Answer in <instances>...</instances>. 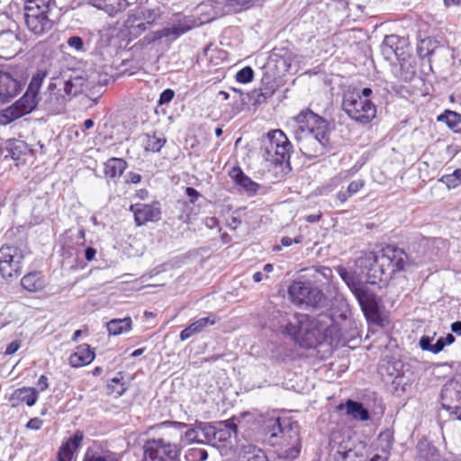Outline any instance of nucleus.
<instances>
[{
  "label": "nucleus",
  "mask_w": 461,
  "mask_h": 461,
  "mask_svg": "<svg viewBox=\"0 0 461 461\" xmlns=\"http://www.w3.org/2000/svg\"><path fill=\"white\" fill-rule=\"evenodd\" d=\"M230 176L236 184L243 187L246 191L249 193L257 192L258 185L247 176L240 167H233Z\"/></svg>",
  "instance_id": "31"
},
{
  "label": "nucleus",
  "mask_w": 461,
  "mask_h": 461,
  "mask_svg": "<svg viewBox=\"0 0 461 461\" xmlns=\"http://www.w3.org/2000/svg\"><path fill=\"white\" fill-rule=\"evenodd\" d=\"M257 0H212V6L217 13H237L249 8Z\"/></svg>",
  "instance_id": "20"
},
{
  "label": "nucleus",
  "mask_w": 461,
  "mask_h": 461,
  "mask_svg": "<svg viewBox=\"0 0 461 461\" xmlns=\"http://www.w3.org/2000/svg\"><path fill=\"white\" fill-rule=\"evenodd\" d=\"M20 348V342L17 340L12 341L5 349L6 355H13Z\"/></svg>",
  "instance_id": "55"
},
{
  "label": "nucleus",
  "mask_w": 461,
  "mask_h": 461,
  "mask_svg": "<svg viewBox=\"0 0 461 461\" xmlns=\"http://www.w3.org/2000/svg\"><path fill=\"white\" fill-rule=\"evenodd\" d=\"M440 402L442 408L461 420V381H447L441 389Z\"/></svg>",
  "instance_id": "13"
},
{
  "label": "nucleus",
  "mask_w": 461,
  "mask_h": 461,
  "mask_svg": "<svg viewBox=\"0 0 461 461\" xmlns=\"http://www.w3.org/2000/svg\"><path fill=\"white\" fill-rule=\"evenodd\" d=\"M134 14H137V17L145 22L149 27L152 26L160 18L159 9H140Z\"/></svg>",
  "instance_id": "38"
},
{
  "label": "nucleus",
  "mask_w": 461,
  "mask_h": 461,
  "mask_svg": "<svg viewBox=\"0 0 461 461\" xmlns=\"http://www.w3.org/2000/svg\"><path fill=\"white\" fill-rule=\"evenodd\" d=\"M357 276L365 275L369 284L375 285L379 282H386L392 278L393 274L388 273L387 269L381 265V255H375L374 252L365 253L355 261Z\"/></svg>",
  "instance_id": "8"
},
{
  "label": "nucleus",
  "mask_w": 461,
  "mask_h": 461,
  "mask_svg": "<svg viewBox=\"0 0 461 461\" xmlns=\"http://www.w3.org/2000/svg\"><path fill=\"white\" fill-rule=\"evenodd\" d=\"M85 82V78L77 75L76 71L66 69L51 77L49 90L63 91L68 99H70L83 91Z\"/></svg>",
  "instance_id": "11"
},
{
  "label": "nucleus",
  "mask_w": 461,
  "mask_h": 461,
  "mask_svg": "<svg viewBox=\"0 0 461 461\" xmlns=\"http://www.w3.org/2000/svg\"><path fill=\"white\" fill-rule=\"evenodd\" d=\"M185 194L190 198V202L193 203H195V201L202 196L201 194L198 191H196L194 187H186Z\"/></svg>",
  "instance_id": "52"
},
{
  "label": "nucleus",
  "mask_w": 461,
  "mask_h": 461,
  "mask_svg": "<svg viewBox=\"0 0 461 461\" xmlns=\"http://www.w3.org/2000/svg\"><path fill=\"white\" fill-rule=\"evenodd\" d=\"M432 341H433L432 338L423 336L420 339V346L423 350L432 352L433 344H434V343H432Z\"/></svg>",
  "instance_id": "50"
},
{
  "label": "nucleus",
  "mask_w": 461,
  "mask_h": 461,
  "mask_svg": "<svg viewBox=\"0 0 461 461\" xmlns=\"http://www.w3.org/2000/svg\"><path fill=\"white\" fill-rule=\"evenodd\" d=\"M254 71L250 67H245L240 69L235 76L236 80L240 83L246 84L252 81Z\"/></svg>",
  "instance_id": "45"
},
{
  "label": "nucleus",
  "mask_w": 461,
  "mask_h": 461,
  "mask_svg": "<svg viewBox=\"0 0 461 461\" xmlns=\"http://www.w3.org/2000/svg\"><path fill=\"white\" fill-rule=\"evenodd\" d=\"M42 423H43V422H42V420H41V419H39V418H32V419H31V420L28 421V423H27L26 427H27L28 429L37 430V429H40L41 428Z\"/></svg>",
  "instance_id": "53"
},
{
  "label": "nucleus",
  "mask_w": 461,
  "mask_h": 461,
  "mask_svg": "<svg viewBox=\"0 0 461 461\" xmlns=\"http://www.w3.org/2000/svg\"><path fill=\"white\" fill-rule=\"evenodd\" d=\"M217 321L218 318L212 314L192 322L188 327L180 332V339L185 340L189 339L193 335L203 331L206 327L215 324Z\"/></svg>",
  "instance_id": "24"
},
{
  "label": "nucleus",
  "mask_w": 461,
  "mask_h": 461,
  "mask_svg": "<svg viewBox=\"0 0 461 461\" xmlns=\"http://www.w3.org/2000/svg\"><path fill=\"white\" fill-rule=\"evenodd\" d=\"M147 140L145 149L152 152H158L166 143V139L154 135H146Z\"/></svg>",
  "instance_id": "41"
},
{
  "label": "nucleus",
  "mask_w": 461,
  "mask_h": 461,
  "mask_svg": "<svg viewBox=\"0 0 461 461\" xmlns=\"http://www.w3.org/2000/svg\"><path fill=\"white\" fill-rule=\"evenodd\" d=\"M343 111L354 121L369 123L376 114V107L369 99H363L358 91H348L342 101Z\"/></svg>",
  "instance_id": "7"
},
{
  "label": "nucleus",
  "mask_w": 461,
  "mask_h": 461,
  "mask_svg": "<svg viewBox=\"0 0 461 461\" xmlns=\"http://www.w3.org/2000/svg\"><path fill=\"white\" fill-rule=\"evenodd\" d=\"M123 376L120 372L117 374V376L113 378L111 382L107 385L108 393L113 394H116L117 396L122 395V393L126 391L127 387L124 383L122 382Z\"/></svg>",
  "instance_id": "40"
},
{
  "label": "nucleus",
  "mask_w": 461,
  "mask_h": 461,
  "mask_svg": "<svg viewBox=\"0 0 461 461\" xmlns=\"http://www.w3.org/2000/svg\"><path fill=\"white\" fill-rule=\"evenodd\" d=\"M47 75V71L39 70L32 77L27 90L37 95Z\"/></svg>",
  "instance_id": "42"
},
{
  "label": "nucleus",
  "mask_w": 461,
  "mask_h": 461,
  "mask_svg": "<svg viewBox=\"0 0 461 461\" xmlns=\"http://www.w3.org/2000/svg\"><path fill=\"white\" fill-rule=\"evenodd\" d=\"M347 413L354 420L366 421L369 419L368 411L364 408L363 404L358 402L348 400L346 402Z\"/></svg>",
  "instance_id": "33"
},
{
  "label": "nucleus",
  "mask_w": 461,
  "mask_h": 461,
  "mask_svg": "<svg viewBox=\"0 0 461 461\" xmlns=\"http://www.w3.org/2000/svg\"><path fill=\"white\" fill-rule=\"evenodd\" d=\"M96 254L95 249L89 247L85 250V258L87 261H92Z\"/></svg>",
  "instance_id": "59"
},
{
  "label": "nucleus",
  "mask_w": 461,
  "mask_h": 461,
  "mask_svg": "<svg viewBox=\"0 0 461 461\" xmlns=\"http://www.w3.org/2000/svg\"><path fill=\"white\" fill-rule=\"evenodd\" d=\"M336 270L356 296L366 320L373 323H379L382 320L378 297L361 283L360 277L357 276V271L350 272L343 267H338Z\"/></svg>",
  "instance_id": "4"
},
{
  "label": "nucleus",
  "mask_w": 461,
  "mask_h": 461,
  "mask_svg": "<svg viewBox=\"0 0 461 461\" xmlns=\"http://www.w3.org/2000/svg\"><path fill=\"white\" fill-rule=\"evenodd\" d=\"M264 431L269 435L271 444H280L278 456L286 461L295 459L302 448L299 424L290 417L268 418L263 426Z\"/></svg>",
  "instance_id": "3"
},
{
  "label": "nucleus",
  "mask_w": 461,
  "mask_h": 461,
  "mask_svg": "<svg viewBox=\"0 0 461 461\" xmlns=\"http://www.w3.org/2000/svg\"><path fill=\"white\" fill-rule=\"evenodd\" d=\"M184 437H185V440L188 443H192V442L201 443L199 425H197L196 428H194V429H187L185 432Z\"/></svg>",
  "instance_id": "47"
},
{
  "label": "nucleus",
  "mask_w": 461,
  "mask_h": 461,
  "mask_svg": "<svg viewBox=\"0 0 461 461\" xmlns=\"http://www.w3.org/2000/svg\"><path fill=\"white\" fill-rule=\"evenodd\" d=\"M448 188H455L461 183V169H456L452 174H447L440 178Z\"/></svg>",
  "instance_id": "43"
},
{
  "label": "nucleus",
  "mask_w": 461,
  "mask_h": 461,
  "mask_svg": "<svg viewBox=\"0 0 461 461\" xmlns=\"http://www.w3.org/2000/svg\"><path fill=\"white\" fill-rule=\"evenodd\" d=\"M199 429L201 443L215 446V426L210 423H200Z\"/></svg>",
  "instance_id": "39"
},
{
  "label": "nucleus",
  "mask_w": 461,
  "mask_h": 461,
  "mask_svg": "<svg viewBox=\"0 0 461 461\" xmlns=\"http://www.w3.org/2000/svg\"><path fill=\"white\" fill-rule=\"evenodd\" d=\"M185 457L188 461H204L207 459L208 454L205 449L193 447L187 450Z\"/></svg>",
  "instance_id": "44"
},
{
  "label": "nucleus",
  "mask_w": 461,
  "mask_h": 461,
  "mask_svg": "<svg viewBox=\"0 0 461 461\" xmlns=\"http://www.w3.org/2000/svg\"><path fill=\"white\" fill-rule=\"evenodd\" d=\"M438 121L445 122L455 132L461 131V114L456 112L447 110L438 117Z\"/></svg>",
  "instance_id": "34"
},
{
  "label": "nucleus",
  "mask_w": 461,
  "mask_h": 461,
  "mask_svg": "<svg viewBox=\"0 0 461 461\" xmlns=\"http://www.w3.org/2000/svg\"><path fill=\"white\" fill-rule=\"evenodd\" d=\"M6 149L11 158L14 160L19 159L23 154L27 151V145L24 141L19 140H10L7 141Z\"/></svg>",
  "instance_id": "37"
},
{
  "label": "nucleus",
  "mask_w": 461,
  "mask_h": 461,
  "mask_svg": "<svg viewBox=\"0 0 461 461\" xmlns=\"http://www.w3.org/2000/svg\"><path fill=\"white\" fill-rule=\"evenodd\" d=\"M22 286L32 293L41 291L44 288L45 283L41 272H31L21 279Z\"/></svg>",
  "instance_id": "28"
},
{
  "label": "nucleus",
  "mask_w": 461,
  "mask_h": 461,
  "mask_svg": "<svg viewBox=\"0 0 461 461\" xmlns=\"http://www.w3.org/2000/svg\"><path fill=\"white\" fill-rule=\"evenodd\" d=\"M180 449L163 438L149 439L144 445L142 461H176Z\"/></svg>",
  "instance_id": "12"
},
{
  "label": "nucleus",
  "mask_w": 461,
  "mask_h": 461,
  "mask_svg": "<svg viewBox=\"0 0 461 461\" xmlns=\"http://www.w3.org/2000/svg\"><path fill=\"white\" fill-rule=\"evenodd\" d=\"M24 79L17 72L0 70V102L6 103L18 95L24 86Z\"/></svg>",
  "instance_id": "14"
},
{
  "label": "nucleus",
  "mask_w": 461,
  "mask_h": 461,
  "mask_svg": "<svg viewBox=\"0 0 461 461\" xmlns=\"http://www.w3.org/2000/svg\"><path fill=\"white\" fill-rule=\"evenodd\" d=\"M83 461H118V459L113 455H100L87 451Z\"/></svg>",
  "instance_id": "46"
},
{
  "label": "nucleus",
  "mask_w": 461,
  "mask_h": 461,
  "mask_svg": "<svg viewBox=\"0 0 461 461\" xmlns=\"http://www.w3.org/2000/svg\"><path fill=\"white\" fill-rule=\"evenodd\" d=\"M277 330L289 337L303 348H313L320 345L324 338L325 328L321 321L307 314L296 313L283 315Z\"/></svg>",
  "instance_id": "2"
},
{
  "label": "nucleus",
  "mask_w": 461,
  "mask_h": 461,
  "mask_svg": "<svg viewBox=\"0 0 461 461\" xmlns=\"http://www.w3.org/2000/svg\"><path fill=\"white\" fill-rule=\"evenodd\" d=\"M398 41L399 38L396 35H387L384 37L381 45V50L387 59H390L393 55L398 56L397 48L395 47Z\"/></svg>",
  "instance_id": "36"
},
{
  "label": "nucleus",
  "mask_w": 461,
  "mask_h": 461,
  "mask_svg": "<svg viewBox=\"0 0 461 461\" xmlns=\"http://www.w3.org/2000/svg\"><path fill=\"white\" fill-rule=\"evenodd\" d=\"M131 323L132 321L130 317L123 319H113L107 322V331L109 335L117 336L129 331L131 329Z\"/></svg>",
  "instance_id": "32"
},
{
  "label": "nucleus",
  "mask_w": 461,
  "mask_h": 461,
  "mask_svg": "<svg viewBox=\"0 0 461 461\" xmlns=\"http://www.w3.org/2000/svg\"><path fill=\"white\" fill-rule=\"evenodd\" d=\"M451 330L457 335H461V321H455L452 323Z\"/></svg>",
  "instance_id": "62"
},
{
  "label": "nucleus",
  "mask_w": 461,
  "mask_h": 461,
  "mask_svg": "<svg viewBox=\"0 0 461 461\" xmlns=\"http://www.w3.org/2000/svg\"><path fill=\"white\" fill-rule=\"evenodd\" d=\"M380 255L382 267H384L388 273L391 272L393 275L404 268L408 258L406 253L402 249L393 245L384 248L380 251Z\"/></svg>",
  "instance_id": "16"
},
{
  "label": "nucleus",
  "mask_w": 461,
  "mask_h": 461,
  "mask_svg": "<svg viewBox=\"0 0 461 461\" xmlns=\"http://www.w3.org/2000/svg\"><path fill=\"white\" fill-rule=\"evenodd\" d=\"M24 252L16 246L4 245L0 248V275L12 282L22 274Z\"/></svg>",
  "instance_id": "10"
},
{
  "label": "nucleus",
  "mask_w": 461,
  "mask_h": 461,
  "mask_svg": "<svg viewBox=\"0 0 461 461\" xmlns=\"http://www.w3.org/2000/svg\"><path fill=\"white\" fill-rule=\"evenodd\" d=\"M124 27L128 31V35L131 38H138L145 32L149 27L137 17V14H130L124 23Z\"/></svg>",
  "instance_id": "27"
},
{
  "label": "nucleus",
  "mask_w": 461,
  "mask_h": 461,
  "mask_svg": "<svg viewBox=\"0 0 461 461\" xmlns=\"http://www.w3.org/2000/svg\"><path fill=\"white\" fill-rule=\"evenodd\" d=\"M417 461H440L437 448L427 441H420L417 445Z\"/></svg>",
  "instance_id": "29"
},
{
  "label": "nucleus",
  "mask_w": 461,
  "mask_h": 461,
  "mask_svg": "<svg viewBox=\"0 0 461 461\" xmlns=\"http://www.w3.org/2000/svg\"><path fill=\"white\" fill-rule=\"evenodd\" d=\"M241 223V221L236 217H232L229 221L228 225L230 228L235 230Z\"/></svg>",
  "instance_id": "63"
},
{
  "label": "nucleus",
  "mask_w": 461,
  "mask_h": 461,
  "mask_svg": "<svg viewBox=\"0 0 461 461\" xmlns=\"http://www.w3.org/2000/svg\"><path fill=\"white\" fill-rule=\"evenodd\" d=\"M83 438V432L77 431L73 437L68 438L59 450L58 461H71L73 453L80 447Z\"/></svg>",
  "instance_id": "23"
},
{
  "label": "nucleus",
  "mask_w": 461,
  "mask_h": 461,
  "mask_svg": "<svg viewBox=\"0 0 461 461\" xmlns=\"http://www.w3.org/2000/svg\"><path fill=\"white\" fill-rule=\"evenodd\" d=\"M290 126L300 150L306 156L322 155L330 145L328 122L310 109L302 110L294 116Z\"/></svg>",
  "instance_id": "1"
},
{
  "label": "nucleus",
  "mask_w": 461,
  "mask_h": 461,
  "mask_svg": "<svg viewBox=\"0 0 461 461\" xmlns=\"http://www.w3.org/2000/svg\"><path fill=\"white\" fill-rule=\"evenodd\" d=\"M51 0H26L24 22L28 30L35 36H41L53 27L50 18Z\"/></svg>",
  "instance_id": "5"
},
{
  "label": "nucleus",
  "mask_w": 461,
  "mask_h": 461,
  "mask_svg": "<svg viewBox=\"0 0 461 461\" xmlns=\"http://www.w3.org/2000/svg\"><path fill=\"white\" fill-rule=\"evenodd\" d=\"M26 35L20 31L12 29L0 32V50L4 54L14 55L21 50V45L25 42Z\"/></svg>",
  "instance_id": "18"
},
{
  "label": "nucleus",
  "mask_w": 461,
  "mask_h": 461,
  "mask_svg": "<svg viewBox=\"0 0 461 461\" xmlns=\"http://www.w3.org/2000/svg\"><path fill=\"white\" fill-rule=\"evenodd\" d=\"M92 5L104 10L110 16L124 11L131 4L130 0H91Z\"/></svg>",
  "instance_id": "25"
},
{
  "label": "nucleus",
  "mask_w": 461,
  "mask_h": 461,
  "mask_svg": "<svg viewBox=\"0 0 461 461\" xmlns=\"http://www.w3.org/2000/svg\"><path fill=\"white\" fill-rule=\"evenodd\" d=\"M237 426L230 420L222 421L219 427H215V446L219 447L221 443L226 442L231 436V432L236 433Z\"/></svg>",
  "instance_id": "30"
},
{
  "label": "nucleus",
  "mask_w": 461,
  "mask_h": 461,
  "mask_svg": "<svg viewBox=\"0 0 461 461\" xmlns=\"http://www.w3.org/2000/svg\"><path fill=\"white\" fill-rule=\"evenodd\" d=\"M127 167V163L122 158H112L104 163V173L107 179L113 180L120 177Z\"/></svg>",
  "instance_id": "26"
},
{
  "label": "nucleus",
  "mask_w": 461,
  "mask_h": 461,
  "mask_svg": "<svg viewBox=\"0 0 461 461\" xmlns=\"http://www.w3.org/2000/svg\"><path fill=\"white\" fill-rule=\"evenodd\" d=\"M364 186V181L362 180H356V181H352L348 186V193L353 195L355 194L356 193H357L362 187Z\"/></svg>",
  "instance_id": "51"
},
{
  "label": "nucleus",
  "mask_w": 461,
  "mask_h": 461,
  "mask_svg": "<svg viewBox=\"0 0 461 461\" xmlns=\"http://www.w3.org/2000/svg\"><path fill=\"white\" fill-rule=\"evenodd\" d=\"M130 211L133 213L135 222L138 226L144 225L148 221H157L160 217L159 208L153 204H131Z\"/></svg>",
  "instance_id": "19"
},
{
  "label": "nucleus",
  "mask_w": 461,
  "mask_h": 461,
  "mask_svg": "<svg viewBox=\"0 0 461 461\" xmlns=\"http://www.w3.org/2000/svg\"><path fill=\"white\" fill-rule=\"evenodd\" d=\"M242 461H268L266 453L254 445H247L242 447Z\"/></svg>",
  "instance_id": "35"
},
{
  "label": "nucleus",
  "mask_w": 461,
  "mask_h": 461,
  "mask_svg": "<svg viewBox=\"0 0 461 461\" xmlns=\"http://www.w3.org/2000/svg\"><path fill=\"white\" fill-rule=\"evenodd\" d=\"M264 158L276 165L289 163L293 145L281 130L270 131L263 144Z\"/></svg>",
  "instance_id": "6"
},
{
  "label": "nucleus",
  "mask_w": 461,
  "mask_h": 461,
  "mask_svg": "<svg viewBox=\"0 0 461 461\" xmlns=\"http://www.w3.org/2000/svg\"><path fill=\"white\" fill-rule=\"evenodd\" d=\"M67 43L70 48H73L77 50H83L84 49L83 40L79 36L69 37Z\"/></svg>",
  "instance_id": "49"
},
{
  "label": "nucleus",
  "mask_w": 461,
  "mask_h": 461,
  "mask_svg": "<svg viewBox=\"0 0 461 461\" xmlns=\"http://www.w3.org/2000/svg\"><path fill=\"white\" fill-rule=\"evenodd\" d=\"M129 178H130L129 181L133 184H138L141 180L140 175H139L137 173H130Z\"/></svg>",
  "instance_id": "64"
},
{
  "label": "nucleus",
  "mask_w": 461,
  "mask_h": 461,
  "mask_svg": "<svg viewBox=\"0 0 461 461\" xmlns=\"http://www.w3.org/2000/svg\"><path fill=\"white\" fill-rule=\"evenodd\" d=\"M352 195L348 193V190L346 191H339L337 194V198L340 203H345L349 197Z\"/></svg>",
  "instance_id": "60"
},
{
  "label": "nucleus",
  "mask_w": 461,
  "mask_h": 461,
  "mask_svg": "<svg viewBox=\"0 0 461 461\" xmlns=\"http://www.w3.org/2000/svg\"><path fill=\"white\" fill-rule=\"evenodd\" d=\"M174 96H175V92L172 89L167 88V89L164 90L160 94V96L158 99V104L162 105V104H167L170 103L172 101V99L174 98Z\"/></svg>",
  "instance_id": "48"
},
{
  "label": "nucleus",
  "mask_w": 461,
  "mask_h": 461,
  "mask_svg": "<svg viewBox=\"0 0 461 461\" xmlns=\"http://www.w3.org/2000/svg\"><path fill=\"white\" fill-rule=\"evenodd\" d=\"M431 42V40L430 39H427V40H423L421 41V45L420 46V54L421 56H429L433 53V50H428L425 53H422V50H423V45H429V43Z\"/></svg>",
  "instance_id": "61"
},
{
  "label": "nucleus",
  "mask_w": 461,
  "mask_h": 461,
  "mask_svg": "<svg viewBox=\"0 0 461 461\" xmlns=\"http://www.w3.org/2000/svg\"><path fill=\"white\" fill-rule=\"evenodd\" d=\"M195 21L191 16L176 15L171 25L155 32L152 40L155 41L161 38L176 40L193 29Z\"/></svg>",
  "instance_id": "17"
},
{
  "label": "nucleus",
  "mask_w": 461,
  "mask_h": 461,
  "mask_svg": "<svg viewBox=\"0 0 461 461\" xmlns=\"http://www.w3.org/2000/svg\"><path fill=\"white\" fill-rule=\"evenodd\" d=\"M37 385L41 392L45 391L49 387L48 377L44 375H41L38 380Z\"/></svg>",
  "instance_id": "56"
},
{
  "label": "nucleus",
  "mask_w": 461,
  "mask_h": 461,
  "mask_svg": "<svg viewBox=\"0 0 461 461\" xmlns=\"http://www.w3.org/2000/svg\"><path fill=\"white\" fill-rule=\"evenodd\" d=\"M95 358V352L87 344H82L76 348L69 357V364L72 367H81L90 364Z\"/></svg>",
  "instance_id": "21"
},
{
  "label": "nucleus",
  "mask_w": 461,
  "mask_h": 461,
  "mask_svg": "<svg viewBox=\"0 0 461 461\" xmlns=\"http://www.w3.org/2000/svg\"><path fill=\"white\" fill-rule=\"evenodd\" d=\"M39 397V392L33 387H22L16 389L10 397L12 406H16L20 402H25L28 406H33Z\"/></svg>",
  "instance_id": "22"
},
{
  "label": "nucleus",
  "mask_w": 461,
  "mask_h": 461,
  "mask_svg": "<svg viewBox=\"0 0 461 461\" xmlns=\"http://www.w3.org/2000/svg\"><path fill=\"white\" fill-rule=\"evenodd\" d=\"M37 95L26 90L24 95L18 101L3 111L2 118L4 119V122H11L30 113L37 106Z\"/></svg>",
  "instance_id": "15"
},
{
  "label": "nucleus",
  "mask_w": 461,
  "mask_h": 461,
  "mask_svg": "<svg viewBox=\"0 0 461 461\" xmlns=\"http://www.w3.org/2000/svg\"><path fill=\"white\" fill-rule=\"evenodd\" d=\"M445 343H444V340L443 339L440 337L439 339H437V341L433 344V349H432V353L434 354H437V353H439L441 350H443V348H445Z\"/></svg>",
  "instance_id": "57"
},
{
  "label": "nucleus",
  "mask_w": 461,
  "mask_h": 461,
  "mask_svg": "<svg viewBox=\"0 0 461 461\" xmlns=\"http://www.w3.org/2000/svg\"><path fill=\"white\" fill-rule=\"evenodd\" d=\"M317 272L325 279H330L332 276V270L328 267H321L317 269Z\"/></svg>",
  "instance_id": "58"
},
{
  "label": "nucleus",
  "mask_w": 461,
  "mask_h": 461,
  "mask_svg": "<svg viewBox=\"0 0 461 461\" xmlns=\"http://www.w3.org/2000/svg\"><path fill=\"white\" fill-rule=\"evenodd\" d=\"M301 241H302V237H300V236L294 238V240H292L289 237H284V238L281 239V244L284 247H289V246H291L293 244V242L298 244Z\"/></svg>",
  "instance_id": "54"
},
{
  "label": "nucleus",
  "mask_w": 461,
  "mask_h": 461,
  "mask_svg": "<svg viewBox=\"0 0 461 461\" xmlns=\"http://www.w3.org/2000/svg\"><path fill=\"white\" fill-rule=\"evenodd\" d=\"M288 296L297 306L316 308L325 300L322 291L311 282L294 281L288 287Z\"/></svg>",
  "instance_id": "9"
}]
</instances>
